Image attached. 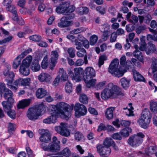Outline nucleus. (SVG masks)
<instances>
[{
    "instance_id": "obj_60",
    "label": "nucleus",
    "mask_w": 157,
    "mask_h": 157,
    "mask_svg": "<svg viewBox=\"0 0 157 157\" xmlns=\"http://www.w3.org/2000/svg\"><path fill=\"white\" fill-rule=\"evenodd\" d=\"M44 142H41L40 144V147L44 151H48L49 145L48 146L46 143Z\"/></svg>"
},
{
    "instance_id": "obj_6",
    "label": "nucleus",
    "mask_w": 157,
    "mask_h": 157,
    "mask_svg": "<svg viewBox=\"0 0 157 157\" xmlns=\"http://www.w3.org/2000/svg\"><path fill=\"white\" fill-rule=\"evenodd\" d=\"M75 9V7L72 6H70V2H65L60 4L56 8V11L59 13L65 14L71 13L73 12Z\"/></svg>"
},
{
    "instance_id": "obj_45",
    "label": "nucleus",
    "mask_w": 157,
    "mask_h": 157,
    "mask_svg": "<svg viewBox=\"0 0 157 157\" xmlns=\"http://www.w3.org/2000/svg\"><path fill=\"white\" fill-rule=\"evenodd\" d=\"M129 106L130 107V109H127L125 112L126 115L128 117L132 116L134 115L133 113V112L132 110L133 109V108L132 106V104L131 103L128 104Z\"/></svg>"
},
{
    "instance_id": "obj_8",
    "label": "nucleus",
    "mask_w": 157,
    "mask_h": 157,
    "mask_svg": "<svg viewBox=\"0 0 157 157\" xmlns=\"http://www.w3.org/2000/svg\"><path fill=\"white\" fill-rule=\"evenodd\" d=\"M55 129L57 133L63 136L68 137L70 135V132L66 123H61L60 125L55 127Z\"/></svg>"
},
{
    "instance_id": "obj_57",
    "label": "nucleus",
    "mask_w": 157,
    "mask_h": 157,
    "mask_svg": "<svg viewBox=\"0 0 157 157\" xmlns=\"http://www.w3.org/2000/svg\"><path fill=\"white\" fill-rule=\"evenodd\" d=\"M74 43H73L76 46V48L78 50H79L81 48V47L82 46V43L80 42H79L78 39H75V41H73Z\"/></svg>"
},
{
    "instance_id": "obj_35",
    "label": "nucleus",
    "mask_w": 157,
    "mask_h": 157,
    "mask_svg": "<svg viewBox=\"0 0 157 157\" xmlns=\"http://www.w3.org/2000/svg\"><path fill=\"white\" fill-rule=\"evenodd\" d=\"M59 75H61V79L63 81H67L68 77L66 72L64 71L63 68H60L59 71Z\"/></svg>"
},
{
    "instance_id": "obj_42",
    "label": "nucleus",
    "mask_w": 157,
    "mask_h": 157,
    "mask_svg": "<svg viewBox=\"0 0 157 157\" xmlns=\"http://www.w3.org/2000/svg\"><path fill=\"white\" fill-rule=\"evenodd\" d=\"M89 11V9L86 7H82L78 9V13L81 15L87 14Z\"/></svg>"
},
{
    "instance_id": "obj_54",
    "label": "nucleus",
    "mask_w": 157,
    "mask_h": 157,
    "mask_svg": "<svg viewBox=\"0 0 157 157\" xmlns=\"http://www.w3.org/2000/svg\"><path fill=\"white\" fill-rule=\"evenodd\" d=\"M75 137L76 140L79 141L83 137L82 134L79 132H77L75 134Z\"/></svg>"
},
{
    "instance_id": "obj_10",
    "label": "nucleus",
    "mask_w": 157,
    "mask_h": 157,
    "mask_svg": "<svg viewBox=\"0 0 157 157\" xmlns=\"http://www.w3.org/2000/svg\"><path fill=\"white\" fill-rule=\"evenodd\" d=\"M75 111V116L78 117L82 116L85 115L86 113L87 110L85 105L78 102L74 107Z\"/></svg>"
},
{
    "instance_id": "obj_52",
    "label": "nucleus",
    "mask_w": 157,
    "mask_h": 157,
    "mask_svg": "<svg viewBox=\"0 0 157 157\" xmlns=\"http://www.w3.org/2000/svg\"><path fill=\"white\" fill-rule=\"evenodd\" d=\"M29 38L30 40L34 41H39L41 40V37L38 35H34L30 36Z\"/></svg>"
},
{
    "instance_id": "obj_56",
    "label": "nucleus",
    "mask_w": 157,
    "mask_h": 157,
    "mask_svg": "<svg viewBox=\"0 0 157 157\" xmlns=\"http://www.w3.org/2000/svg\"><path fill=\"white\" fill-rule=\"evenodd\" d=\"M132 65V62L130 60H127L124 66L123 67L124 68L123 70H126L127 71L128 70L131 68Z\"/></svg>"
},
{
    "instance_id": "obj_28",
    "label": "nucleus",
    "mask_w": 157,
    "mask_h": 157,
    "mask_svg": "<svg viewBox=\"0 0 157 157\" xmlns=\"http://www.w3.org/2000/svg\"><path fill=\"white\" fill-rule=\"evenodd\" d=\"M31 69L33 71L35 72L38 71L40 70V67L38 60L36 59L33 61Z\"/></svg>"
},
{
    "instance_id": "obj_50",
    "label": "nucleus",
    "mask_w": 157,
    "mask_h": 157,
    "mask_svg": "<svg viewBox=\"0 0 157 157\" xmlns=\"http://www.w3.org/2000/svg\"><path fill=\"white\" fill-rule=\"evenodd\" d=\"M48 65V57L46 55L44 57L42 62L41 66L43 69H46Z\"/></svg>"
},
{
    "instance_id": "obj_40",
    "label": "nucleus",
    "mask_w": 157,
    "mask_h": 157,
    "mask_svg": "<svg viewBox=\"0 0 157 157\" xmlns=\"http://www.w3.org/2000/svg\"><path fill=\"white\" fill-rule=\"evenodd\" d=\"M126 71V70H121L119 69H117L114 73L112 74L115 77H120L122 76L124 74V73Z\"/></svg>"
},
{
    "instance_id": "obj_11",
    "label": "nucleus",
    "mask_w": 157,
    "mask_h": 157,
    "mask_svg": "<svg viewBox=\"0 0 157 157\" xmlns=\"http://www.w3.org/2000/svg\"><path fill=\"white\" fill-rule=\"evenodd\" d=\"M39 132L41 135L40 137V140L41 142L49 143L51 140V136L49 133L46 132L44 129H40Z\"/></svg>"
},
{
    "instance_id": "obj_29",
    "label": "nucleus",
    "mask_w": 157,
    "mask_h": 157,
    "mask_svg": "<svg viewBox=\"0 0 157 157\" xmlns=\"http://www.w3.org/2000/svg\"><path fill=\"white\" fill-rule=\"evenodd\" d=\"M115 109L114 107H110L108 108L105 112L106 117L109 120L112 119L113 117V111Z\"/></svg>"
},
{
    "instance_id": "obj_4",
    "label": "nucleus",
    "mask_w": 157,
    "mask_h": 157,
    "mask_svg": "<svg viewBox=\"0 0 157 157\" xmlns=\"http://www.w3.org/2000/svg\"><path fill=\"white\" fill-rule=\"evenodd\" d=\"M44 109L42 103L35 107L29 108L27 112V116L29 119L35 121L38 119L43 112L44 113Z\"/></svg>"
},
{
    "instance_id": "obj_63",
    "label": "nucleus",
    "mask_w": 157,
    "mask_h": 157,
    "mask_svg": "<svg viewBox=\"0 0 157 157\" xmlns=\"http://www.w3.org/2000/svg\"><path fill=\"white\" fill-rule=\"evenodd\" d=\"M32 51V49L31 48H29L28 49L24 51V52H22L19 56L21 57V58H23L26 55Z\"/></svg>"
},
{
    "instance_id": "obj_3",
    "label": "nucleus",
    "mask_w": 157,
    "mask_h": 157,
    "mask_svg": "<svg viewBox=\"0 0 157 157\" xmlns=\"http://www.w3.org/2000/svg\"><path fill=\"white\" fill-rule=\"evenodd\" d=\"M84 72L85 75L83 79L86 84V86L90 88L94 86L96 81L95 79L93 78L96 75L94 70L92 67H88L85 68Z\"/></svg>"
},
{
    "instance_id": "obj_32",
    "label": "nucleus",
    "mask_w": 157,
    "mask_h": 157,
    "mask_svg": "<svg viewBox=\"0 0 157 157\" xmlns=\"http://www.w3.org/2000/svg\"><path fill=\"white\" fill-rule=\"evenodd\" d=\"M146 37L144 36H142L140 37V49L141 51L144 50L146 46L145 42Z\"/></svg>"
},
{
    "instance_id": "obj_48",
    "label": "nucleus",
    "mask_w": 157,
    "mask_h": 157,
    "mask_svg": "<svg viewBox=\"0 0 157 157\" xmlns=\"http://www.w3.org/2000/svg\"><path fill=\"white\" fill-rule=\"evenodd\" d=\"M79 101L83 104H86L88 102L87 97L84 94H81L79 97Z\"/></svg>"
},
{
    "instance_id": "obj_12",
    "label": "nucleus",
    "mask_w": 157,
    "mask_h": 157,
    "mask_svg": "<svg viewBox=\"0 0 157 157\" xmlns=\"http://www.w3.org/2000/svg\"><path fill=\"white\" fill-rule=\"evenodd\" d=\"M74 74L72 79L76 82H78L81 80V75L83 72V70L82 67L75 68L74 69Z\"/></svg>"
},
{
    "instance_id": "obj_18",
    "label": "nucleus",
    "mask_w": 157,
    "mask_h": 157,
    "mask_svg": "<svg viewBox=\"0 0 157 157\" xmlns=\"http://www.w3.org/2000/svg\"><path fill=\"white\" fill-rule=\"evenodd\" d=\"M147 48L145 50L146 53L147 55H150L154 53L157 55V49L155 45L154 44L149 42Z\"/></svg>"
},
{
    "instance_id": "obj_2",
    "label": "nucleus",
    "mask_w": 157,
    "mask_h": 157,
    "mask_svg": "<svg viewBox=\"0 0 157 157\" xmlns=\"http://www.w3.org/2000/svg\"><path fill=\"white\" fill-rule=\"evenodd\" d=\"M74 107V104L70 105L61 102L57 105H51L50 107V110H52L54 113H56V115L58 116L59 113L64 115L66 119L68 118L71 117V113L70 111L73 110Z\"/></svg>"
},
{
    "instance_id": "obj_9",
    "label": "nucleus",
    "mask_w": 157,
    "mask_h": 157,
    "mask_svg": "<svg viewBox=\"0 0 157 157\" xmlns=\"http://www.w3.org/2000/svg\"><path fill=\"white\" fill-rule=\"evenodd\" d=\"M2 104L4 111L6 113L8 116L12 119H15L16 117V113L14 110L11 109L12 107V104L7 103V102L3 101Z\"/></svg>"
},
{
    "instance_id": "obj_49",
    "label": "nucleus",
    "mask_w": 157,
    "mask_h": 157,
    "mask_svg": "<svg viewBox=\"0 0 157 157\" xmlns=\"http://www.w3.org/2000/svg\"><path fill=\"white\" fill-rule=\"evenodd\" d=\"M65 90L68 93H70L72 91V86L71 83L70 82H67L65 86Z\"/></svg>"
},
{
    "instance_id": "obj_23",
    "label": "nucleus",
    "mask_w": 157,
    "mask_h": 157,
    "mask_svg": "<svg viewBox=\"0 0 157 157\" xmlns=\"http://www.w3.org/2000/svg\"><path fill=\"white\" fill-rule=\"evenodd\" d=\"M20 73L23 75L27 76L29 74V67L21 65L19 68Z\"/></svg>"
},
{
    "instance_id": "obj_7",
    "label": "nucleus",
    "mask_w": 157,
    "mask_h": 157,
    "mask_svg": "<svg viewBox=\"0 0 157 157\" xmlns=\"http://www.w3.org/2000/svg\"><path fill=\"white\" fill-rule=\"evenodd\" d=\"M4 92L3 96L6 99H7V103L12 104L14 102V99L12 98L13 96L12 92L9 89L6 88L5 84L3 83H1L0 84V95L2 96V92Z\"/></svg>"
},
{
    "instance_id": "obj_16",
    "label": "nucleus",
    "mask_w": 157,
    "mask_h": 157,
    "mask_svg": "<svg viewBox=\"0 0 157 157\" xmlns=\"http://www.w3.org/2000/svg\"><path fill=\"white\" fill-rule=\"evenodd\" d=\"M72 21H69L65 16L62 17L60 20V22L58 23V25L60 27H66L71 25Z\"/></svg>"
},
{
    "instance_id": "obj_41",
    "label": "nucleus",
    "mask_w": 157,
    "mask_h": 157,
    "mask_svg": "<svg viewBox=\"0 0 157 157\" xmlns=\"http://www.w3.org/2000/svg\"><path fill=\"white\" fill-rule=\"evenodd\" d=\"M6 77V80L7 83L9 84L12 83L13 80L14 75L13 72L11 71L9 72Z\"/></svg>"
},
{
    "instance_id": "obj_51",
    "label": "nucleus",
    "mask_w": 157,
    "mask_h": 157,
    "mask_svg": "<svg viewBox=\"0 0 157 157\" xmlns=\"http://www.w3.org/2000/svg\"><path fill=\"white\" fill-rule=\"evenodd\" d=\"M107 59V56L105 55L101 56L99 57L98 62V65L99 67H100L101 65L103 64L104 61L106 60Z\"/></svg>"
},
{
    "instance_id": "obj_27",
    "label": "nucleus",
    "mask_w": 157,
    "mask_h": 157,
    "mask_svg": "<svg viewBox=\"0 0 157 157\" xmlns=\"http://www.w3.org/2000/svg\"><path fill=\"white\" fill-rule=\"evenodd\" d=\"M51 63L52 64L53 66L54 67L55 65L56 60L58 57V52L56 51H52L51 52Z\"/></svg>"
},
{
    "instance_id": "obj_36",
    "label": "nucleus",
    "mask_w": 157,
    "mask_h": 157,
    "mask_svg": "<svg viewBox=\"0 0 157 157\" xmlns=\"http://www.w3.org/2000/svg\"><path fill=\"white\" fill-rule=\"evenodd\" d=\"M58 154L64 156L66 157H68L71 155V151L68 147L64 148L62 151L58 153Z\"/></svg>"
},
{
    "instance_id": "obj_37",
    "label": "nucleus",
    "mask_w": 157,
    "mask_h": 157,
    "mask_svg": "<svg viewBox=\"0 0 157 157\" xmlns=\"http://www.w3.org/2000/svg\"><path fill=\"white\" fill-rule=\"evenodd\" d=\"M150 109L152 112L156 113L157 112V102L151 100L150 102Z\"/></svg>"
},
{
    "instance_id": "obj_47",
    "label": "nucleus",
    "mask_w": 157,
    "mask_h": 157,
    "mask_svg": "<svg viewBox=\"0 0 157 157\" xmlns=\"http://www.w3.org/2000/svg\"><path fill=\"white\" fill-rule=\"evenodd\" d=\"M114 142L113 140L111 138H106L104 141L103 144L104 145L105 147H109L110 146H112Z\"/></svg>"
},
{
    "instance_id": "obj_14",
    "label": "nucleus",
    "mask_w": 157,
    "mask_h": 157,
    "mask_svg": "<svg viewBox=\"0 0 157 157\" xmlns=\"http://www.w3.org/2000/svg\"><path fill=\"white\" fill-rule=\"evenodd\" d=\"M97 151L101 156L109 154L111 151L109 147H105L102 144H99L97 147Z\"/></svg>"
},
{
    "instance_id": "obj_5",
    "label": "nucleus",
    "mask_w": 157,
    "mask_h": 157,
    "mask_svg": "<svg viewBox=\"0 0 157 157\" xmlns=\"http://www.w3.org/2000/svg\"><path fill=\"white\" fill-rule=\"evenodd\" d=\"M144 135L142 132H139L136 135L130 136L128 140V144L133 147H136L139 146L142 142L143 138Z\"/></svg>"
},
{
    "instance_id": "obj_30",
    "label": "nucleus",
    "mask_w": 157,
    "mask_h": 157,
    "mask_svg": "<svg viewBox=\"0 0 157 157\" xmlns=\"http://www.w3.org/2000/svg\"><path fill=\"white\" fill-rule=\"evenodd\" d=\"M133 54L134 56L137 58L140 62L142 63L144 62L142 53L139 50L134 51Z\"/></svg>"
},
{
    "instance_id": "obj_24",
    "label": "nucleus",
    "mask_w": 157,
    "mask_h": 157,
    "mask_svg": "<svg viewBox=\"0 0 157 157\" xmlns=\"http://www.w3.org/2000/svg\"><path fill=\"white\" fill-rule=\"evenodd\" d=\"M118 63L113 61L109 66L108 69L109 72L112 74L118 69Z\"/></svg>"
},
{
    "instance_id": "obj_20",
    "label": "nucleus",
    "mask_w": 157,
    "mask_h": 157,
    "mask_svg": "<svg viewBox=\"0 0 157 157\" xmlns=\"http://www.w3.org/2000/svg\"><path fill=\"white\" fill-rule=\"evenodd\" d=\"M38 79L41 82H48L51 79V76L46 73H42L38 76Z\"/></svg>"
},
{
    "instance_id": "obj_62",
    "label": "nucleus",
    "mask_w": 157,
    "mask_h": 157,
    "mask_svg": "<svg viewBox=\"0 0 157 157\" xmlns=\"http://www.w3.org/2000/svg\"><path fill=\"white\" fill-rule=\"evenodd\" d=\"M96 9L97 11H98L99 13L101 14H104L106 12L105 9L101 6H97Z\"/></svg>"
},
{
    "instance_id": "obj_59",
    "label": "nucleus",
    "mask_w": 157,
    "mask_h": 157,
    "mask_svg": "<svg viewBox=\"0 0 157 157\" xmlns=\"http://www.w3.org/2000/svg\"><path fill=\"white\" fill-rule=\"evenodd\" d=\"M109 33L110 32L108 30L105 31L103 32L102 36V39L103 41H105L107 40L109 37Z\"/></svg>"
},
{
    "instance_id": "obj_64",
    "label": "nucleus",
    "mask_w": 157,
    "mask_h": 157,
    "mask_svg": "<svg viewBox=\"0 0 157 157\" xmlns=\"http://www.w3.org/2000/svg\"><path fill=\"white\" fill-rule=\"evenodd\" d=\"M84 63V60L81 59H77L75 62V66H80Z\"/></svg>"
},
{
    "instance_id": "obj_33",
    "label": "nucleus",
    "mask_w": 157,
    "mask_h": 157,
    "mask_svg": "<svg viewBox=\"0 0 157 157\" xmlns=\"http://www.w3.org/2000/svg\"><path fill=\"white\" fill-rule=\"evenodd\" d=\"M32 60V57L30 55L28 56L22 62V65L29 67L30 65Z\"/></svg>"
},
{
    "instance_id": "obj_22",
    "label": "nucleus",
    "mask_w": 157,
    "mask_h": 157,
    "mask_svg": "<svg viewBox=\"0 0 157 157\" xmlns=\"http://www.w3.org/2000/svg\"><path fill=\"white\" fill-rule=\"evenodd\" d=\"M31 102V99H25L19 101L17 105L18 108L23 109L28 106Z\"/></svg>"
},
{
    "instance_id": "obj_55",
    "label": "nucleus",
    "mask_w": 157,
    "mask_h": 157,
    "mask_svg": "<svg viewBox=\"0 0 157 157\" xmlns=\"http://www.w3.org/2000/svg\"><path fill=\"white\" fill-rule=\"evenodd\" d=\"M60 81V76L59 75H58L54 79L52 85L54 86H56L59 85Z\"/></svg>"
},
{
    "instance_id": "obj_1",
    "label": "nucleus",
    "mask_w": 157,
    "mask_h": 157,
    "mask_svg": "<svg viewBox=\"0 0 157 157\" xmlns=\"http://www.w3.org/2000/svg\"><path fill=\"white\" fill-rule=\"evenodd\" d=\"M124 95V94L121 92L120 87L112 83H110L101 92V97L103 99H107L109 98H115L117 95Z\"/></svg>"
},
{
    "instance_id": "obj_31",
    "label": "nucleus",
    "mask_w": 157,
    "mask_h": 157,
    "mask_svg": "<svg viewBox=\"0 0 157 157\" xmlns=\"http://www.w3.org/2000/svg\"><path fill=\"white\" fill-rule=\"evenodd\" d=\"M140 117L143 118V119H147L150 120L151 118V115L149 109H145L143 111Z\"/></svg>"
},
{
    "instance_id": "obj_58",
    "label": "nucleus",
    "mask_w": 157,
    "mask_h": 157,
    "mask_svg": "<svg viewBox=\"0 0 157 157\" xmlns=\"http://www.w3.org/2000/svg\"><path fill=\"white\" fill-rule=\"evenodd\" d=\"M117 35V34L115 32L112 33L111 34L110 37V42H115L116 41Z\"/></svg>"
},
{
    "instance_id": "obj_34",
    "label": "nucleus",
    "mask_w": 157,
    "mask_h": 157,
    "mask_svg": "<svg viewBox=\"0 0 157 157\" xmlns=\"http://www.w3.org/2000/svg\"><path fill=\"white\" fill-rule=\"evenodd\" d=\"M151 68L152 71H157V59L154 57H152L151 59Z\"/></svg>"
},
{
    "instance_id": "obj_61",
    "label": "nucleus",
    "mask_w": 157,
    "mask_h": 157,
    "mask_svg": "<svg viewBox=\"0 0 157 157\" xmlns=\"http://www.w3.org/2000/svg\"><path fill=\"white\" fill-rule=\"evenodd\" d=\"M144 22L146 24H148L152 19L151 15L149 14H147L144 17Z\"/></svg>"
},
{
    "instance_id": "obj_44",
    "label": "nucleus",
    "mask_w": 157,
    "mask_h": 157,
    "mask_svg": "<svg viewBox=\"0 0 157 157\" xmlns=\"http://www.w3.org/2000/svg\"><path fill=\"white\" fill-rule=\"evenodd\" d=\"M6 9L7 11L12 13L13 14H16L17 11L16 7L12 5H10L6 6Z\"/></svg>"
},
{
    "instance_id": "obj_39",
    "label": "nucleus",
    "mask_w": 157,
    "mask_h": 157,
    "mask_svg": "<svg viewBox=\"0 0 157 157\" xmlns=\"http://www.w3.org/2000/svg\"><path fill=\"white\" fill-rule=\"evenodd\" d=\"M132 130L128 127H126L122 129L121 131V135L124 137H127L129 135V133L131 132Z\"/></svg>"
},
{
    "instance_id": "obj_21",
    "label": "nucleus",
    "mask_w": 157,
    "mask_h": 157,
    "mask_svg": "<svg viewBox=\"0 0 157 157\" xmlns=\"http://www.w3.org/2000/svg\"><path fill=\"white\" fill-rule=\"evenodd\" d=\"M132 72L134 79L135 81L140 82L144 81L145 79L144 77L136 70L133 69Z\"/></svg>"
},
{
    "instance_id": "obj_46",
    "label": "nucleus",
    "mask_w": 157,
    "mask_h": 157,
    "mask_svg": "<svg viewBox=\"0 0 157 157\" xmlns=\"http://www.w3.org/2000/svg\"><path fill=\"white\" fill-rule=\"evenodd\" d=\"M67 52L70 57L71 58H74L75 56V49L74 48L70 47L68 48Z\"/></svg>"
},
{
    "instance_id": "obj_17",
    "label": "nucleus",
    "mask_w": 157,
    "mask_h": 157,
    "mask_svg": "<svg viewBox=\"0 0 157 157\" xmlns=\"http://www.w3.org/2000/svg\"><path fill=\"white\" fill-rule=\"evenodd\" d=\"M59 143L58 141V142H52L49 144L48 151L52 152H56L59 151L60 149Z\"/></svg>"
},
{
    "instance_id": "obj_19",
    "label": "nucleus",
    "mask_w": 157,
    "mask_h": 157,
    "mask_svg": "<svg viewBox=\"0 0 157 157\" xmlns=\"http://www.w3.org/2000/svg\"><path fill=\"white\" fill-rule=\"evenodd\" d=\"M150 120L149 119H144L140 117L138 121V123L143 128L146 129L150 123Z\"/></svg>"
},
{
    "instance_id": "obj_53",
    "label": "nucleus",
    "mask_w": 157,
    "mask_h": 157,
    "mask_svg": "<svg viewBox=\"0 0 157 157\" xmlns=\"http://www.w3.org/2000/svg\"><path fill=\"white\" fill-rule=\"evenodd\" d=\"M98 37L97 36L94 35L92 36L90 39V44L91 45H94L97 42Z\"/></svg>"
},
{
    "instance_id": "obj_43",
    "label": "nucleus",
    "mask_w": 157,
    "mask_h": 157,
    "mask_svg": "<svg viewBox=\"0 0 157 157\" xmlns=\"http://www.w3.org/2000/svg\"><path fill=\"white\" fill-rule=\"evenodd\" d=\"M146 29L145 25H143L138 26L136 29V32L138 34L143 33Z\"/></svg>"
},
{
    "instance_id": "obj_25",
    "label": "nucleus",
    "mask_w": 157,
    "mask_h": 157,
    "mask_svg": "<svg viewBox=\"0 0 157 157\" xmlns=\"http://www.w3.org/2000/svg\"><path fill=\"white\" fill-rule=\"evenodd\" d=\"M121 85L122 87L125 89H127L129 86L130 80L125 77L122 78L120 80Z\"/></svg>"
},
{
    "instance_id": "obj_15",
    "label": "nucleus",
    "mask_w": 157,
    "mask_h": 157,
    "mask_svg": "<svg viewBox=\"0 0 157 157\" xmlns=\"http://www.w3.org/2000/svg\"><path fill=\"white\" fill-rule=\"evenodd\" d=\"M30 79L29 78H20L16 80L14 82L15 86L21 85L23 86H29L30 84Z\"/></svg>"
},
{
    "instance_id": "obj_26",
    "label": "nucleus",
    "mask_w": 157,
    "mask_h": 157,
    "mask_svg": "<svg viewBox=\"0 0 157 157\" xmlns=\"http://www.w3.org/2000/svg\"><path fill=\"white\" fill-rule=\"evenodd\" d=\"M47 91L42 88H39L36 92V95L37 98H44L46 94Z\"/></svg>"
},
{
    "instance_id": "obj_13",
    "label": "nucleus",
    "mask_w": 157,
    "mask_h": 157,
    "mask_svg": "<svg viewBox=\"0 0 157 157\" xmlns=\"http://www.w3.org/2000/svg\"><path fill=\"white\" fill-rule=\"evenodd\" d=\"M49 112L51 116L43 120V122L45 124H50L51 123H55L56 122L58 116L56 115V113H55L52 110H50L49 108Z\"/></svg>"
},
{
    "instance_id": "obj_38",
    "label": "nucleus",
    "mask_w": 157,
    "mask_h": 157,
    "mask_svg": "<svg viewBox=\"0 0 157 157\" xmlns=\"http://www.w3.org/2000/svg\"><path fill=\"white\" fill-rule=\"evenodd\" d=\"M21 57L19 56L14 59L13 65V67L14 69H16L18 67L21 63Z\"/></svg>"
}]
</instances>
